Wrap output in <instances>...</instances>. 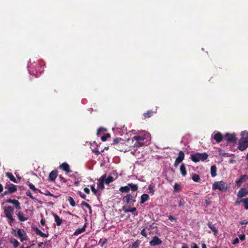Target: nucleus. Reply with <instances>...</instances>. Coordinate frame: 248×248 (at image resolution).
Instances as JSON below:
<instances>
[{"instance_id": "obj_15", "label": "nucleus", "mask_w": 248, "mask_h": 248, "mask_svg": "<svg viewBox=\"0 0 248 248\" xmlns=\"http://www.w3.org/2000/svg\"><path fill=\"white\" fill-rule=\"evenodd\" d=\"M5 187V188H7L9 190V192H10L11 193H14L17 190L16 186H15L13 184L6 185Z\"/></svg>"}, {"instance_id": "obj_31", "label": "nucleus", "mask_w": 248, "mask_h": 248, "mask_svg": "<svg viewBox=\"0 0 248 248\" xmlns=\"http://www.w3.org/2000/svg\"><path fill=\"white\" fill-rule=\"evenodd\" d=\"M211 175L213 177L217 175V168L215 166L211 167Z\"/></svg>"}, {"instance_id": "obj_37", "label": "nucleus", "mask_w": 248, "mask_h": 248, "mask_svg": "<svg viewBox=\"0 0 248 248\" xmlns=\"http://www.w3.org/2000/svg\"><path fill=\"white\" fill-rule=\"evenodd\" d=\"M81 205L83 206H85V207H87L89 210L90 212L91 213V211H92L91 207L89 204L86 203L84 202H82Z\"/></svg>"}, {"instance_id": "obj_4", "label": "nucleus", "mask_w": 248, "mask_h": 248, "mask_svg": "<svg viewBox=\"0 0 248 248\" xmlns=\"http://www.w3.org/2000/svg\"><path fill=\"white\" fill-rule=\"evenodd\" d=\"M208 157V155L206 153H197L191 155V159L194 162H198L200 161H203Z\"/></svg>"}, {"instance_id": "obj_62", "label": "nucleus", "mask_w": 248, "mask_h": 248, "mask_svg": "<svg viewBox=\"0 0 248 248\" xmlns=\"http://www.w3.org/2000/svg\"><path fill=\"white\" fill-rule=\"evenodd\" d=\"M27 194L28 196H30L31 198V192L30 191H28L27 192Z\"/></svg>"}, {"instance_id": "obj_48", "label": "nucleus", "mask_w": 248, "mask_h": 248, "mask_svg": "<svg viewBox=\"0 0 248 248\" xmlns=\"http://www.w3.org/2000/svg\"><path fill=\"white\" fill-rule=\"evenodd\" d=\"M241 201H242V200H237L235 201V203H234V204H235V205H239L241 203H242Z\"/></svg>"}, {"instance_id": "obj_40", "label": "nucleus", "mask_w": 248, "mask_h": 248, "mask_svg": "<svg viewBox=\"0 0 248 248\" xmlns=\"http://www.w3.org/2000/svg\"><path fill=\"white\" fill-rule=\"evenodd\" d=\"M153 112L152 111H148L144 114L145 117H150L152 115Z\"/></svg>"}, {"instance_id": "obj_49", "label": "nucleus", "mask_w": 248, "mask_h": 248, "mask_svg": "<svg viewBox=\"0 0 248 248\" xmlns=\"http://www.w3.org/2000/svg\"><path fill=\"white\" fill-rule=\"evenodd\" d=\"M229 163L230 164H234L236 162V161L233 159H231L229 161Z\"/></svg>"}, {"instance_id": "obj_24", "label": "nucleus", "mask_w": 248, "mask_h": 248, "mask_svg": "<svg viewBox=\"0 0 248 248\" xmlns=\"http://www.w3.org/2000/svg\"><path fill=\"white\" fill-rule=\"evenodd\" d=\"M17 216L19 220L21 221H24L27 219V217L22 212H19L17 214Z\"/></svg>"}, {"instance_id": "obj_23", "label": "nucleus", "mask_w": 248, "mask_h": 248, "mask_svg": "<svg viewBox=\"0 0 248 248\" xmlns=\"http://www.w3.org/2000/svg\"><path fill=\"white\" fill-rule=\"evenodd\" d=\"M55 221L57 226H60L62 223V219L56 214H53Z\"/></svg>"}, {"instance_id": "obj_5", "label": "nucleus", "mask_w": 248, "mask_h": 248, "mask_svg": "<svg viewBox=\"0 0 248 248\" xmlns=\"http://www.w3.org/2000/svg\"><path fill=\"white\" fill-rule=\"evenodd\" d=\"M138 188L137 185L133 184L132 183L128 184L127 186H121L119 190L123 193H127L129 191L130 189H131L132 191H136Z\"/></svg>"}, {"instance_id": "obj_39", "label": "nucleus", "mask_w": 248, "mask_h": 248, "mask_svg": "<svg viewBox=\"0 0 248 248\" xmlns=\"http://www.w3.org/2000/svg\"><path fill=\"white\" fill-rule=\"evenodd\" d=\"M110 137V135L109 134H105L104 136L101 137V140L103 141H106L108 138H109Z\"/></svg>"}, {"instance_id": "obj_50", "label": "nucleus", "mask_w": 248, "mask_h": 248, "mask_svg": "<svg viewBox=\"0 0 248 248\" xmlns=\"http://www.w3.org/2000/svg\"><path fill=\"white\" fill-rule=\"evenodd\" d=\"M168 218H169V219L171 220V221L175 220V217H172V216H169L168 217Z\"/></svg>"}, {"instance_id": "obj_35", "label": "nucleus", "mask_w": 248, "mask_h": 248, "mask_svg": "<svg viewBox=\"0 0 248 248\" xmlns=\"http://www.w3.org/2000/svg\"><path fill=\"white\" fill-rule=\"evenodd\" d=\"M192 179L193 181H194L195 182H199L200 181V178L199 175L198 174H194L192 176Z\"/></svg>"}, {"instance_id": "obj_44", "label": "nucleus", "mask_w": 248, "mask_h": 248, "mask_svg": "<svg viewBox=\"0 0 248 248\" xmlns=\"http://www.w3.org/2000/svg\"><path fill=\"white\" fill-rule=\"evenodd\" d=\"M91 190L92 191H93V192L94 194H96V193H97V190L95 189V187L94 186H91Z\"/></svg>"}, {"instance_id": "obj_41", "label": "nucleus", "mask_w": 248, "mask_h": 248, "mask_svg": "<svg viewBox=\"0 0 248 248\" xmlns=\"http://www.w3.org/2000/svg\"><path fill=\"white\" fill-rule=\"evenodd\" d=\"M139 243L136 241L132 244L131 248H137L139 247Z\"/></svg>"}, {"instance_id": "obj_22", "label": "nucleus", "mask_w": 248, "mask_h": 248, "mask_svg": "<svg viewBox=\"0 0 248 248\" xmlns=\"http://www.w3.org/2000/svg\"><path fill=\"white\" fill-rule=\"evenodd\" d=\"M208 227L213 232L215 235H217L218 231L216 227L212 224V222H209L207 224Z\"/></svg>"}, {"instance_id": "obj_28", "label": "nucleus", "mask_w": 248, "mask_h": 248, "mask_svg": "<svg viewBox=\"0 0 248 248\" xmlns=\"http://www.w3.org/2000/svg\"><path fill=\"white\" fill-rule=\"evenodd\" d=\"M180 170L181 174L183 176H185L186 174V167L184 164H183L181 165Z\"/></svg>"}, {"instance_id": "obj_30", "label": "nucleus", "mask_w": 248, "mask_h": 248, "mask_svg": "<svg viewBox=\"0 0 248 248\" xmlns=\"http://www.w3.org/2000/svg\"><path fill=\"white\" fill-rule=\"evenodd\" d=\"M155 188V186L153 183L150 184L148 186V189L149 190V193L152 195L154 194Z\"/></svg>"}, {"instance_id": "obj_10", "label": "nucleus", "mask_w": 248, "mask_h": 248, "mask_svg": "<svg viewBox=\"0 0 248 248\" xmlns=\"http://www.w3.org/2000/svg\"><path fill=\"white\" fill-rule=\"evenodd\" d=\"M162 241L157 236H155L152 240L150 242V245L151 246H155L162 243Z\"/></svg>"}, {"instance_id": "obj_34", "label": "nucleus", "mask_w": 248, "mask_h": 248, "mask_svg": "<svg viewBox=\"0 0 248 248\" xmlns=\"http://www.w3.org/2000/svg\"><path fill=\"white\" fill-rule=\"evenodd\" d=\"M10 241L13 245L15 248L17 247L19 245L18 242L14 238H11Z\"/></svg>"}, {"instance_id": "obj_51", "label": "nucleus", "mask_w": 248, "mask_h": 248, "mask_svg": "<svg viewBox=\"0 0 248 248\" xmlns=\"http://www.w3.org/2000/svg\"><path fill=\"white\" fill-rule=\"evenodd\" d=\"M84 191L85 192H86L87 194H89V193H90V189L87 187H85L84 188Z\"/></svg>"}, {"instance_id": "obj_46", "label": "nucleus", "mask_w": 248, "mask_h": 248, "mask_svg": "<svg viewBox=\"0 0 248 248\" xmlns=\"http://www.w3.org/2000/svg\"><path fill=\"white\" fill-rule=\"evenodd\" d=\"M141 234L145 237L147 236L146 232L145 229H143L141 231Z\"/></svg>"}, {"instance_id": "obj_26", "label": "nucleus", "mask_w": 248, "mask_h": 248, "mask_svg": "<svg viewBox=\"0 0 248 248\" xmlns=\"http://www.w3.org/2000/svg\"><path fill=\"white\" fill-rule=\"evenodd\" d=\"M85 231V226H83L81 228L78 229L76 230L75 232L74 233V234L75 235H78L83 232H84Z\"/></svg>"}, {"instance_id": "obj_9", "label": "nucleus", "mask_w": 248, "mask_h": 248, "mask_svg": "<svg viewBox=\"0 0 248 248\" xmlns=\"http://www.w3.org/2000/svg\"><path fill=\"white\" fill-rule=\"evenodd\" d=\"M184 157H185L184 153H183V151H180L179 152L178 156L176 158V159L175 161L174 164V166L175 167L177 166L178 165V164L183 160V159H184Z\"/></svg>"}, {"instance_id": "obj_58", "label": "nucleus", "mask_w": 248, "mask_h": 248, "mask_svg": "<svg viewBox=\"0 0 248 248\" xmlns=\"http://www.w3.org/2000/svg\"><path fill=\"white\" fill-rule=\"evenodd\" d=\"M41 224L42 225H44L45 224V219H42L41 220Z\"/></svg>"}, {"instance_id": "obj_33", "label": "nucleus", "mask_w": 248, "mask_h": 248, "mask_svg": "<svg viewBox=\"0 0 248 248\" xmlns=\"http://www.w3.org/2000/svg\"><path fill=\"white\" fill-rule=\"evenodd\" d=\"M113 181L114 178L111 176H109L107 178L106 177L105 179L104 180V182L106 184H109L112 182Z\"/></svg>"}, {"instance_id": "obj_53", "label": "nucleus", "mask_w": 248, "mask_h": 248, "mask_svg": "<svg viewBox=\"0 0 248 248\" xmlns=\"http://www.w3.org/2000/svg\"><path fill=\"white\" fill-rule=\"evenodd\" d=\"M45 195H46L51 196H52V194H51V193H50V192H49V191H48V190H46V191H45Z\"/></svg>"}, {"instance_id": "obj_47", "label": "nucleus", "mask_w": 248, "mask_h": 248, "mask_svg": "<svg viewBox=\"0 0 248 248\" xmlns=\"http://www.w3.org/2000/svg\"><path fill=\"white\" fill-rule=\"evenodd\" d=\"M233 155H234L233 154H229V153H225L224 155H223V156H227V157H231V156H232Z\"/></svg>"}, {"instance_id": "obj_25", "label": "nucleus", "mask_w": 248, "mask_h": 248, "mask_svg": "<svg viewBox=\"0 0 248 248\" xmlns=\"http://www.w3.org/2000/svg\"><path fill=\"white\" fill-rule=\"evenodd\" d=\"M149 199V196L146 194H143L141 196L140 203H144Z\"/></svg>"}, {"instance_id": "obj_21", "label": "nucleus", "mask_w": 248, "mask_h": 248, "mask_svg": "<svg viewBox=\"0 0 248 248\" xmlns=\"http://www.w3.org/2000/svg\"><path fill=\"white\" fill-rule=\"evenodd\" d=\"M213 138L217 141V142H220L222 140V136L220 133L217 132L216 133H214Z\"/></svg>"}, {"instance_id": "obj_56", "label": "nucleus", "mask_w": 248, "mask_h": 248, "mask_svg": "<svg viewBox=\"0 0 248 248\" xmlns=\"http://www.w3.org/2000/svg\"><path fill=\"white\" fill-rule=\"evenodd\" d=\"M60 178L61 179V182H63V183L66 182V181H65V179L63 177H62L61 176H60Z\"/></svg>"}, {"instance_id": "obj_20", "label": "nucleus", "mask_w": 248, "mask_h": 248, "mask_svg": "<svg viewBox=\"0 0 248 248\" xmlns=\"http://www.w3.org/2000/svg\"><path fill=\"white\" fill-rule=\"evenodd\" d=\"M60 169H62V170H64L65 171L67 172H70L71 171V170L70 169V167L69 165L64 162L60 166Z\"/></svg>"}, {"instance_id": "obj_3", "label": "nucleus", "mask_w": 248, "mask_h": 248, "mask_svg": "<svg viewBox=\"0 0 248 248\" xmlns=\"http://www.w3.org/2000/svg\"><path fill=\"white\" fill-rule=\"evenodd\" d=\"M3 210L5 217L8 219V222L9 224L12 226L14 221V219L12 217L14 213L13 208L10 206H5L4 207Z\"/></svg>"}, {"instance_id": "obj_19", "label": "nucleus", "mask_w": 248, "mask_h": 248, "mask_svg": "<svg viewBox=\"0 0 248 248\" xmlns=\"http://www.w3.org/2000/svg\"><path fill=\"white\" fill-rule=\"evenodd\" d=\"M248 193V191L246 190L245 188H242L238 192L237 197L240 198H242L246 196Z\"/></svg>"}, {"instance_id": "obj_45", "label": "nucleus", "mask_w": 248, "mask_h": 248, "mask_svg": "<svg viewBox=\"0 0 248 248\" xmlns=\"http://www.w3.org/2000/svg\"><path fill=\"white\" fill-rule=\"evenodd\" d=\"M239 238H237V237H236V238L233 240V242H232V244H233V245H236V244H238V243H239Z\"/></svg>"}, {"instance_id": "obj_17", "label": "nucleus", "mask_w": 248, "mask_h": 248, "mask_svg": "<svg viewBox=\"0 0 248 248\" xmlns=\"http://www.w3.org/2000/svg\"><path fill=\"white\" fill-rule=\"evenodd\" d=\"M6 175L11 181L15 183H17L20 181L19 178L17 177L18 179H16L12 173L7 172Z\"/></svg>"}, {"instance_id": "obj_11", "label": "nucleus", "mask_w": 248, "mask_h": 248, "mask_svg": "<svg viewBox=\"0 0 248 248\" xmlns=\"http://www.w3.org/2000/svg\"><path fill=\"white\" fill-rule=\"evenodd\" d=\"M6 202L14 204L15 208L17 210H19L20 209V203L16 200L9 199L6 200Z\"/></svg>"}, {"instance_id": "obj_63", "label": "nucleus", "mask_w": 248, "mask_h": 248, "mask_svg": "<svg viewBox=\"0 0 248 248\" xmlns=\"http://www.w3.org/2000/svg\"><path fill=\"white\" fill-rule=\"evenodd\" d=\"M79 184V181H77L74 182V185L78 186Z\"/></svg>"}, {"instance_id": "obj_18", "label": "nucleus", "mask_w": 248, "mask_h": 248, "mask_svg": "<svg viewBox=\"0 0 248 248\" xmlns=\"http://www.w3.org/2000/svg\"><path fill=\"white\" fill-rule=\"evenodd\" d=\"M58 175L57 170H52L49 174L48 179L50 181H53L57 178Z\"/></svg>"}, {"instance_id": "obj_57", "label": "nucleus", "mask_w": 248, "mask_h": 248, "mask_svg": "<svg viewBox=\"0 0 248 248\" xmlns=\"http://www.w3.org/2000/svg\"><path fill=\"white\" fill-rule=\"evenodd\" d=\"M247 223H248V221H247L246 220H243L240 222V224L241 225L247 224Z\"/></svg>"}, {"instance_id": "obj_61", "label": "nucleus", "mask_w": 248, "mask_h": 248, "mask_svg": "<svg viewBox=\"0 0 248 248\" xmlns=\"http://www.w3.org/2000/svg\"><path fill=\"white\" fill-rule=\"evenodd\" d=\"M3 190V186L1 184H0V192H2Z\"/></svg>"}, {"instance_id": "obj_27", "label": "nucleus", "mask_w": 248, "mask_h": 248, "mask_svg": "<svg viewBox=\"0 0 248 248\" xmlns=\"http://www.w3.org/2000/svg\"><path fill=\"white\" fill-rule=\"evenodd\" d=\"M242 138L240 140L248 141V132L244 131L241 132Z\"/></svg>"}, {"instance_id": "obj_7", "label": "nucleus", "mask_w": 248, "mask_h": 248, "mask_svg": "<svg viewBox=\"0 0 248 248\" xmlns=\"http://www.w3.org/2000/svg\"><path fill=\"white\" fill-rule=\"evenodd\" d=\"M123 200L126 204H133L136 202L135 199L131 194H128L123 197Z\"/></svg>"}, {"instance_id": "obj_64", "label": "nucleus", "mask_w": 248, "mask_h": 248, "mask_svg": "<svg viewBox=\"0 0 248 248\" xmlns=\"http://www.w3.org/2000/svg\"><path fill=\"white\" fill-rule=\"evenodd\" d=\"M182 248H188L186 245L184 244L183 245Z\"/></svg>"}, {"instance_id": "obj_8", "label": "nucleus", "mask_w": 248, "mask_h": 248, "mask_svg": "<svg viewBox=\"0 0 248 248\" xmlns=\"http://www.w3.org/2000/svg\"><path fill=\"white\" fill-rule=\"evenodd\" d=\"M248 147V141L243 140H240L239 141L238 149L243 151L245 150Z\"/></svg>"}, {"instance_id": "obj_52", "label": "nucleus", "mask_w": 248, "mask_h": 248, "mask_svg": "<svg viewBox=\"0 0 248 248\" xmlns=\"http://www.w3.org/2000/svg\"><path fill=\"white\" fill-rule=\"evenodd\" d=\"M79 195L80 196L83 198V199H85L86 198V195L83 193H82L81 192H79Z\"/></svg>"}, {"instance_id": "obj_59", "label": "nucleus", "mask_w": 248, "mask_h": 248, "mask_svg": "<svg viewBox=\"0 0 248 248\" xmlns=\"http://www.w3.org/2000/svg\"><path fill=\"white\" fill-rule=\"evenodd\" d=\"M9 193H11L10 192H9V190H8L7 191H5L3 193V195H8V194Z\"/></svg>"}, {"instance_id": "obj_36", "label": "nucleus", "mask_w": 248, "mask_h": 248, "mask_svg": "<svg viewBox=\"0 0 248 248\" xmlns=\"http://www.w3.org/2000/svg\"><path fill=\"white\" fill-rule=\"evenodd\" d=\"M68 202L70 203V204L73 206L74 207L76 205V203L75 201L74 200L73 198L71 197H69L68 198Z\"/></svg>"}, {"instance_id": "obj_60", "label": "nucleus", "mask_w": 248, "mask_h": 248, "mask_svg": "<svg viewBox=\"0 0 248 248\" xmlns=\"http://www.w3.org/2000/svg\"><path fill=\"white\" fill-rule=\"evenodd\" d=\"M202 248H206V244L204 243H202Z\"/></svg>"}, {"instance_id": "obj_54", "label": "nucleus", "mask_w": 248, "mask_h": 248, "mask_svg": "<svg viewBox=\"0 0 248 248\" xmlns=\"http://www.w3.org/2000/svg\"><path fill=\"white\" fill-rule=\"evenodd\" d=\"M192 248H199L196 244L193 243L192 245Z\"/></svg>"}, {"instance_id": "obj_42", "label": "nucleus", "mask_w": 248, "mask_h": 248, "mask_svg": "<svg viewBox=\"0 0 248 248\" xmlns=\"http://www.w3.org/2000/svg\"><path fill=\"white\" fill-rule=\"evenodd\" d=\"M239 238L240 240L244 241L245 239L246 235L244 233L239 235Z\"/></svg>"}, {"instance_id": "obj_14", "label": "nucleus", "mask_w": 248, "mask_h": 248, "mask_svg": "<svg viewBox=\"0 0 248 248\" xmlns=\"http://www.w3.org/2000/svg\"><path fill=\"white\" fill-rule=\"evenodd\" d=\"M225 139L228 142H234L236 140V137L234 134H226L225 136Z\"/></svg>"}, {"instance_id": "obj_13", "label": "nucleus", "mask_w": 248, "mask_h": 248, "mask_svg": "<svg viewBox=\"0 0 248 248\" xmlns=\"http://www.w3.org/2000/svg\"><path fill=\"white\" fill-rule=\"evenodd\" d=\"M107 176L106 174H105L101 176V177L98 180V188L100 189H103L104 188V180L105 179V177Z\"/></svg>"}, {"instance_id": "obj_6", "label": "nucleus", "mask_w": 248, "mask_h": 248, "mask_svg": "<svg viewBox=\"0 0 248 248\" xmlns=\"http://www.w3.org/2000/svg\"><path fill=\"white\" fill-rule=\"evenodd\" d=\"M15 236L20 239L23 242L26 239L27 235L23 229H19L15 233Z\"/></svg>"}, {"instance_id": "obj_2", "label": "nucleus", "mask_w": 248, "mask_h": 248, "mask_svg": "<svg viewBox=\"0 0 248 248\" xmlns=\"http://www.w3.org/2000/svg\"><path fill=\"white\" fill-rule=\"evenodd\" d=\"M229 187L230 185L223 181L215 182L212 185L213 190L218 189L223 192L226 191Z\"/></svg>"}, {"instance_id": "obj_1", "label": "nucleus", "mask_w": 248, "mask_h": 248, "mask_svg": "<svg viewBox=\"0 0 248 248\" xmlns=\"http://www.w3.org/2000/svg\"><path fill=\"white\" fill-rule=\"evenodd\" d=\"M151 140V135L149 133H144L142 136H136L132 139V140L133 142L135 141L133 144L134 147H141L144 145H146L149 144Z\"/></svg>"}, {"instance_id": "obj_43", "label": "nucleus", "mask_w": 248, "mask_h": 248, "mask_svg": "<svg viewBox=\"0 0 248 248\" xmlns=\"http://www.w3.org/2000/svg\"><path fill=\"white\" fill-rule=\"evenodd\" d=\"M106 131V129L105 128H99L98 129V131H97V135H99L101 132H105Z\"/></svg>"}, {"instance_id": "obj_32", "label": "nucleus", "mask_w": 248, "mask_h": 248, "mask_svg": "<svg viewBox=\"0 0 248 248\" xmlns=\"http://www.w3.org/2000/svg\"><path fill=\"white\" fill-rule=\"evenodd\" d=\"M242 203L243 204L245 209L248 210V198L242 199Z\"/></svg>"}, {"instance_id": "obj_29", "label": "nucleus", "mask_w": 248, "mask_h": 248, "mask_svg": "<svg viewBox=\"0 0 248 248\" xmlns=\"http://www.w3.org/2000/svg\"><path fill=\"white\" fill-rule=\"evenodd\" d=\"M246 175L242 176L239 180L236 181V183L238 186H240L242 183L245 180Z\"/></svg>"}, {"instance_id": "obj_16", "label": "nucleus", "mask_w": 248, "mask_h": 248, "mask_svg": "<svg viewBox=\"0 0 248 248\" xmlns=\"http://www.w3.org/2000/svg\"><path fill=\"white\" fill-rule=\"evenodd\" d=\"M122 209H123V210L125 213L131 212L133 214V215L134 216H137L138 215V213L137 212H136V208L135 207H133L131 209H127L126 206H123Z\"/></svg>"}, {"instance_id": "obj_55", "label": "nucleus", "mask_w": 248, "mask_h": 248, "mask_svg": "<svg viewBox=\"0 0 248 248\" xmlns=\"http://www.w3.org/2000/svg\"><path fill=\"white\" fill-rule=\"evenodd\" d=\"M179 187V186L177 184H175L174 186V189L177 190Z\"/></svg>"}, {"instance_id": "obj_38", "label": "nucleus", "mask_w": 248, "mask_h": 248, "mask_svg": "<svg viewBox=\"0 0 248 248\" xmlns=\"http://www.w3.org/2000/svg\"><path fill=\"white\" fill-rule=\"evenodd\" d=\"M185 202L184 201V199H181L178 202V204H179V207H184L185 205Z\"/></svg>"}, {"instance_id": "obj_12", "label": "nucleus", "mask_w": 248, "mask_h": 248, "mask_svg": "<svg viewBox=\"0 0 248 248\" xmlns=\"http://www.w3.org/2000/svg\"><path fill=\"white\" fill-rule=\"evenodd\" d=\"M33 231L35 232V233L42 237L46 238L48 236V233H45L42 232L41 230L38 229L36 227H34L33 228Z\"/></svg>"}]
</instances>
